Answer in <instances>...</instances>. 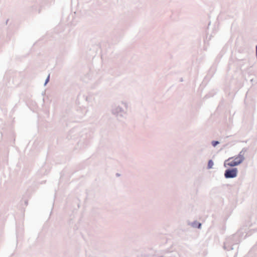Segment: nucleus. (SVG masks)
I'll use <instances>...</instances> for the list:
<instances>
[{"instance_id": "20e7f679", "label": "nucleus", "mask_w": 257, "mask_h": 257, "mask_svg": "<svg viewBox=\"0 0 257 257\" xmlns=\"http://www.w3.org/2000/svg\"><path fill=\"white\" fill-rule=\"evenodd\" d=\"M218 144H219V142L218 141H213L212 142V145L213 147H215Z\"/></svg>"}, {"instance_id": "f257e3e1", "label": "nucleus", "mask_w": 257, "mask_h": 257, "mask_svg": "<svg viewBox=\"0 0 257 257\" xmlns=\"http://www.w3.org/2000/svg\"><path fill=\"white\" fill-rule=\"evenodd\" d=\"M244 159L243 155L240 153L237 156L230 157L224 162V166L226 167H234L241 164Z\"/></svg>"}, {"instance_id": "f03ea898", "label": "nucleus", "mask_w": 257, "mask_h": 257, "mask_svg": "<svg viewBox=\"0 0 257 257\" xmlns=\"http://www.w3.org/2000/svg\"><path fill=\"white\" fill-rule=\"evenodd\" d=\"M237 174V169L233 168L232 169L226 170L224 173V176L226 178H234L236 177Z\"/></svg>"}, {"instance_id": "7ed1b4c3", "label": "nucleus", "mask_w": 257, "mask_h": 257, "mask_svg": "<svg viewBox=\"0 0 257 257\" xmlns=\"http://www.w3.org/2000/svg\"><path fill=\"white\" fill-rule=\"evenodd\" d=\"M214 165L213 162L212 160H209L208 163V168L211 169Z\"/></svg>"}, {"instance_id": "423d86ee", "label": "nucleus", "mask_w": 257, "mask_h": 257, "mask_svg": "<svg viewBox=\"0 0 257 257\" xmlns=\"http://www.w3.org/2000/svg\"><path fill=\"white\" fill-rule=\"evenodd\" d=\"M200 226H201V224H199V227H200Z\"/></svg>"}, {"instance_id": "39448f33", "label": "nucleus", "mask_w": 257, "mask_h": 257, "mask_svg": "<svg viewBox=\"0 0 257 257\" xmlns=\"http://www.w3.org/2000/svg\"><path fill=\"white\" fill-rule=\"evenodd\" d=\"M48 81H46L45 83V85H46Z\"/></svg>"}]
</instances>
